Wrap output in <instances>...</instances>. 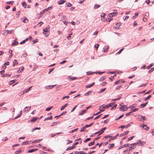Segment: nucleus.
<instances>
[{
	"label": "nucleus",
	"mask_w": 154,
	"mask_h": 154,
	"mask_svg": "<svg viewBox=\"0 0 154 154\" xmlns=\"http://www.w3.org/2000/svg\"><path fill=\"white\" fill-rule=\"evenodd\" d=\"M94 84V82H93L91 84H88L85 86V88H90L92 87Z\"/></svg>",
	"instance_id": "ddd939ff"
},
{
	"label": "nucleus",
	"mask_w": 154,
	"mask_h": 154,
	"mask_svg": "<svg viewBox=\"0 0 154 154\" xmlns=\"http://www.w3.org/2000/svg\"><path fill=\"white\" fill-rule=\"evenodd\" d=\"M124 116V114H123L122 115L120 116L119 117H118L116 119H115V120H118L120 119L121 118H122V117H123Z\"/></svg>",
	"instance_id": "09e8293b"
},
{
	"label": "nucleus",
	"mask_w": 154,
	"mask_h": 154,
	"mask_svg": "<svg viewBox=\"0 0 154 154\" xmlns=\"http://www.w3.org/2000/svg\"><path fill=\"white\" fill-rule=\"evenodd\" d=\"M79 129L78 128H76L74 130H72L70 131L69 132V133H71L74 132L75 131H77Z\"/></svg>",
	"instance_id": "a18cd8bd"
},
{
	"label": "nucleus",
	"mask_w": 154,
	"mask_h": 154,
	"mask_svg": "<svg viewBox=\"0 0 154 154\" xmlns=\"http://www.w3.org/2000/svg\"><path fill=\"white\" fill-rule=\"evenodd\" d=\"M48 28H45L43 30V33L45 35L46 37L48 36L49 34V31Z\"/></svg>",
	"instance_id": "f03ea898"
},
{
	"label": "nucleus",
	"mask_w": 154,
	"mask_h": 154,
	"mask_svg": "<svg viewBox=\"0 0 154 154\" xmlns=\"http://www.w3.org/2000/svg\"><path fill=\"white\" fill-rule=\"evenodd\" d=\"M77 106L78 105H77L76 106H75V107H74L72 108V110H71V112H73L75 109H76V108L77 107Z\"/></svg>",
	"instance_id": "338daca9"
},
{
	"label": "nucleus",
	"mask_w": 154,
	"mask_h": 154,
	"mask_svg": "<svg viewBox=\"0 0 154 154\" xmlns=\"http://www.w3.org/2000/svg\"><path fill=\"white\" fill-rule=\"evenodd\" d=\"M92 92V91H89L88 92L85 93V96H88V95L90 94V93Z\"/></svg>",
	"instance_id": "79ce46f5"
},
{
	"label": "nucleus",
	"mask_w": 154,
	"mask_h": 154,
	"mask_svg": "<svg viewBox=\"0 0 154 154\" xmlns=\"http://www.w3.org/2000/svg\"><path fill=\"white\" fill-rule=\"evenodd\" d=\"M95 73V72H90L89 71H88L86 72V73L87 75H89L93 74L94 73Z\"/></svg>",
	"instance_id": "5701e85b"
},
{
	"label": "nucleus",
	"mask_w": 154,
	"mask_h": 154,
	"mask_svg": "<svg viewBox=\"0 0 154 154\" xmlns=\"http://www.w3.org/2000/svg\"><path fill=\"white\" fill-rule=\"evenodd\" d=\"M45 10H44L43 11H41L40 13V14H38V15H40L39 16V17H38V18L41 17H42V14H44V13H45Z\"/></svg>",
	"instance_id": "dca6fc26"
},
{
	"label": "nucleus",
	"mask_w": 154,
	"mask_h": 154,
	"mask_svg": "<svg viewBox=\"0 0 154 154\" xmlns=\"http://www.w3.org/2000/svg\"><path fill=\"white\" fill-rule=\"evenodd\" d=\"M119 134H117L116 136H114V137H112L111 136V138L109 139L108 141L109 142H110L111 140H114L115 139H116L118 136Z\"/></svg>",
	"instance_id": "9d476101"
},
{
	"label": "nucleus",
	"mask_w": 154,
	"mask_h": 154,
	"mask_svg": "<svg viewBox=\"0 0 154 154\" xmlns=\"http://www.w3.org/2000/svg\"><path fill=\"white\" fill-rule=\"evenodd\" d=\"M22 144L23 145H26L29 144V141H26L25 142H23Z\"/></svg>",
	"instance_id": "2f4dec72"
},
{
	"label": "nucleus",
	"mask_w": 154,
	"mask_h": 154,
	"mask_svg": "<svg viewBox=\"0 0 154 154\" xmlns=\"http://www.w3.org/2000/svg\"><path fill=\"white\" fill-rule=\"evenodd\" d=\"M28 38H26V39H25V40H23L21 42H20V44H24V43H25L26 41H27L28 39Z\"/></svg>",
	"instance_id": "b1692460"
},
{
	"label": "nucleus",
	"mask_w": 154,
	"mask_h": 154,
	"mask_svg": "<svg viewBox=\"0 0 154 154\" xmlns=\"http://www.w3.org/2000/svg\"><path fill=\"white\" fill-rule=\"evenodd\" d=\"M140 141L141 140H138V141L137 142L133 143L132 144H131V145L132 146L133 145V146L135 147L137 145L139 144V143L140 142Z\"/></svg>",
	"instance_id": "1a4fd4ad"
},
{
	"label": "nucleus",
	"mask_w": 154,
	"mask_h": 154,
	"mask_svg": "<svg viewBox=\"0 0 154 154\" xmlns=\"http://www.w3.org/2000/svg\"><path fill=\"white\" fill-rule=\"evenodd\" d=\"M95 72V73H96V74H97V73H98V74H100V75L104 72Z\"/></svg>",
	"instance_id": "603ef678"
},
{
	"label": "nucleus",
	"mask_w": 154,
	"mask_h": 154,
	"mask_svg": "<svg viewBox=\"0 0 154 154\" xmlns=\"http://www.w3.org/2000/svg\"><path fill=\"white\" fill-rule=\"evenodd\" d=\"M81 151H75L74 152L75 154H80V153H81Z\"/></svg>",
	"instance_id": "774afa93"
},
{
	"label": "nucleus",
	"mask_w": 154,
	"mask_h": 154,
	"mask_svg": "<svg viewBox=\"0 0 154 154\" xmlns=\"http://www.w3.org/2000/svg\"><path fill=\"white\" fill-rule=\"evenodd\" d=\"M24 92H25L24 91H22L19 93L18 95H20V96L21 95L24 94Z\"/></svg>",
	"instance_id": "4d7b16f0"
},
{
	"label": "nucleus",
	"mask_w": 154,
	"mask_h": 154,
	"mask_svg": "<svg viewBox=\"0 0 154 154\" xmlns=\"http://www.w3.org/2000/svg\"><path fill=\"white\" fill-rule=\"evenodd\" d=\"M18 63L17 60L15 59L13 62V66H14L15 65H17Z\"/></svg>",
	"instance_id": "6ab92c4d"
},
{
	"label": "nucleus",
	"mask_w": 154,
	"mask_h": 154,
	"mask_svg": "<svg viewBox=\"0 0 154 154\" xmlns=\"http://www.w3.org/2000/svg\"><path fill=\"white\" fill-rule=\"evenodd\" d=\"M108 48H109V47L108 46H106L104 47L103 48V52H105L106 51H107L108 50Z\"/></svg>",
	"instance_id": "6e6552de"
},
{
	"label": "nucleus",
	"mask_w": 154,
	"mask_h": 154,
	"mask_svg": "<svg viewBox=\"0 0 154 154\" xmlns=\"http://www.w3.org/2000/svg\"><path fill=\"white\" fill-rule=\"evenodd\" d=\"M23 20L22 21V22L24 23H27L28 22V19L25 17H24L23 18Z\"/></svg>",
	"instance_id": "2eb2a0df"
},
{
	"label": "nucleus",
	"mask_w": 154,
	"mask_h": 154,
	"mask_svg": "<svg viewBox=\"0 0 154 154\" xmlns=\"http://www.w3.org/2000/svg\"><path fill=\"white\" fill-rule=\"evenodd\" d=\"M14 3V2L13 1H10L7 2V4H11L12 5H13V3Z\"/></svg>",
	"instance_id": "13d9d810"
},
{
	"label": "nucleus",
	"mask_w": 154,
	"mask_h": 154,
	"mask_svg": "<svg viewBox=\"0 0 154 154\" xmlns=\"http://www.w3.org/2000/svg\"><path fill=\"white\" fill-rule=\"evenodd\" d=\"M124 49V48H123L120 49L117 53V54H120L121 52Z\"/></svg>",
	"instance_id": "680f3d73"
},
{
	"label": "nucleus",
	"mask_w": 154,
	"mask_h": 154,
	"mask_svg": "<svg viewBox=\"0 0 154 154\" xmlns=\"http://www.w3.org/2000/svg\"><path fill=\"white\" fill-rule=\"evenodd\" d=\"M106 127H105L103 128H102L100 130V132H101L102 133H103L104 132V131L106 129Z\"/></svg>",
	"instance_id": "3c124183"
},
{
	"label": "nucleus",
	"mask_w": 154,
	"mask_h": 154,
	"mask_svg": "<svg viewBox=\"0 0 154 154\" xmlns=\"http://www.w3.org/2000/svg\"><path fill=\"white\" fill-rule=\"evenodd\" d=\"M151 97L152 95H149V96H148L147 97H146L145 99L144 100L145 101L147 100H148L149 99L150 97Z\"/></svg>",
	"instance_id": "a19ab883"
},
{
	"label": "nucleus",
	"mask_w": 154,
	"mask_h": 154,
	"mask_svg": "<svg viewBox=\"0 0 154 154\" xmlns=\"http://www.w3.org/2000/svg\"><path fill=\"white\" fill-rule=\"evenodd\" d=\"M121 99V97H119L118 98H115V99H112V101H117L118 100H119Z\"/></svg>",
	"instance_id": "37998d69"
},
{
	"label": "nucleus",
	"mask_w": 154,
	"mask_h": 154,
	"mask_svg": "<svg viewBox=\"0 0 154 154\" xmlns=\"http://www.w3.org/2000/svg\"><path fill=\"white\" fill-rule=\"evenodd\" d=\"M21 152L22 150L21 149H19L15 152V154H18L20 152Z\"/></svg>",
	"instance_id": "7c9ffc66"
},
{
	"label": "nucleus",
	"mask_w": 154,
	"mask_h": 154,
	"mask_svg": "<svg viewBox=\"0 0 154 154\" xmlns=\"http://www.w3.org/2000/svg\"><path fill=\"white\" fill-rule=\"evenodd\" d=\"M145 143L144 141H142V142L140 141L139 143V144H140L141 146H142Z\"/></svg>",
	"instance_id": "6e6d98bb"
},
{
	"label": "nucleus",
	"mask_w": 154,
	"mask_h": 154,
	"mask_svg": "<svg viewBox=\"0 0 154 154\" xmlns=\"http://www.w3.org/2000/svg\"><path fill=\"white\" fill-rule=\"evenodd\" d=\"M28 108H29V109L28 110H27V111H28L31 108V106H29L25 107L23 110L24 112H26V109H27Z\"/></svg>",
	"instance_id": "c85d7f7f"
},
{
	"label": "nucleus",
	"mask_w": 154,
	"mask_h": 154,
	"mask_svg": "<svg viewBox=\"0 0 154 154\" xmlns=\"http://www.w3.org/2000/svg\"><path fill=\"white\" fill-rule=\"evenodd\" d=\"M40 128L39 127V128H38V127H35V128H33L32 130V132H33L34 131H35V130H40Z\"/></svg>",
	"instance_id": "c9c22d12"
},
{
	"label": "nucleus",
	"mask_w": 154,
	"mask_h": 154,
	"mask_svg": "<svg viewBox=\"0 0 154 154\" xmlns=\"http://www.w3.org/2000/svg\"><path fill=\"white\" fill-rule=\"evenodd\" d=\"M104 80V77H102L100 78L99 79V81H103Z\"/></svg>",
	"instance_id": "864d4df0"
},
{
	"label": "nucleus",
	"mask_w": 154,
	"mask_h": 154,
	"mask_svg": "<svg viewBox=\"0 0 154 154\" xmlns=\"http://www.w3.org/2000/svg\"><path fill=\"white\" fill-rule=\"evenodd\" d=\"M65 0H60L57 2V4L58 5H62L65 2Z\"/></svg>",
	"instance_id": "4468645a"
},
{
	"label": "nucleus",
	"mask_w": 154,
	"mask_h": 154,
	"mask_svg": "<svg viewBox=\"0 0 154 154\" xmlns=\"http://www.w3.org/2000/svg\"><path fill=\"white\" fill-rule=\"evenodd\" d=\"M133 124V122H131L130 123L127 124L126 125V128H127L128 127L130 126L131 125V124Z\"/></svg>",
	"instance_id": "c03bdc74"
},
{
	"label": "nucleus",
	"mask_w": 154,
	"mask_h": 154,
	"mask_svg": "<svg viewBox=\"0 0 154 154\" xmlns=\"http://www.w3.org/2000/svg\"><path fill=\"white\" fill-rule=\"evenodd\" d=\"M109 145H110L108 147L109 149L112 148L115 146L114 143L110 144Z\"/></svg>",
	"instance_id": "bb28decb"
},
{
	"label": "nucleus",
	"mask_w": 154,
	"mask_h": 154,
	"mask_svg": "<svg viewBox=\"0 0 154 154\" xmlns=\"http://www.w3.org/2000/svg\"><path fill=\"white\" fill-rule=\"evenodd\" d=\"M91 140V138H87L86 140H84V143H85V142H87V141H88L90 140Z\"/></svg>",
	"instance_id": "bf43d9fd"
},
{
	"label": "nucleus",
	"mask_w": 154,
	"mask_h": 154,
	"mask_svg": "<svg viewBox=\"0 0 154 154\" xmlns=\"http://www.w3.org/2000/svg\"><path fill=\"white\" fill-rule=\"evenodd\" d=\"M66 4L68 7H70L72 6V5L69 2H67L66 3Z\"/></svg>",
	"instance_id": "58836bf2"
},
{
	"label": "nucleus",
	"mask_w": 154,
	"mask_h": 154,
	"mask_svg": "<svg viewBox=\"0 0 154 154\" xmlns=\"http://www.w3.org/2000/svg\"><path fill=\"white\" fill-rule=\"evenodd\" d=\"M18 44V42H16L15 41H14V42L12 43V45L15 46V45H17V44Z\"/></svg>",
	"instance_id": "c756f323"
},
{
	"label": "nucleus",
	"mask_w": 154,
	"mask_h": 154,
	"mask_svg": "<svg viewBox=\"0 0 154 154\" xmlns=\"http://www.w3.org/2000/svg\"><path fill=\"white\" fill-rule=\"evenodd\" d=\"M103 133H102L101 132H100V130L99 131H97V132L94 133V135H95L96 134H99V135H100L102 134Z\"/></svg>",
	"instance_id": "a878e982"
},
{
	"label": "nucleus",
	"mask_w": 154,
	"mask_h": 154,
	"mask_svg": "<svg viewBox=\"0 0 154 154\" xmlns=\"http://www.w3.org/2000/svg\"><path fill=\"white\" fill-rule=\"evenodd\" d=\"M95 143V141H93V142H91L90 143H89L88 146H91L93 145Z\"/></svg>",
	"instance_id": "473e14b6"
},
{
	"label": "nucleus",
	"mask_w": 154,
	"mask_h": 154,
	"mask_svg": "<svg viewBox=\"0 0 154 154\" xmlns=\"http://www.w3.org/2000/svg\"><path fill=\"white\" fill-rule=\"evenodd\" d=\"M24 68V67H22V68H21V69H19L17 71V72L18 73L19 72V71H20V72Z\"/></svg>",
	"instance_id": "0e129e2a"
},
{
	"label": "nucleus",
	"mask_w": 154,
	"mask_h": 154,
	"mask_svg": "<svg viewBox=\"0 0 154 154\" xmlns=\"http://www.w3.org/2000/svg\"><path fill=\"white\" fill-rule=\"evenodd\" d=\"M154 65V63H152L150 64L149 65L147 66L146 68L147 69H149L152 66Z\"/></svg>",
	"instance_id": "72a5a7b5"
},
{
	"label": "nucleus",
	"mask_w": 154,
	"mask_h": 154,
	"mask_svg": "<svg viewBox=\"0 0 154 154\" xmlns=\"http://www.w3.org/2000/svg\"><path fill=\"white\" fill-rule=\"evenodd\" d=\"M22 5L24 8H26V4L25 2H23V3L22 4Z\"/></svg>",
	"instance_id": "e433bc0d"
},
{
	"label": "nucleus",
	"mask_w": 154,
	"mask_h": 154,
	"mask_svg": "<svg viewBox=\"0 0 154 154\" xmlns=\"http://www.w3.org/2000/svg\"><path fill=\"white\" fill-rule=\"evenodd\" d=\"M16 81V80H13L9 82V85H11L12 84H13Z\"/></svg>",
	"instance_id": "f704fd0d"
},
{
	"label": "nucleus",
	"mask_w": 154,
	"mask_h": 154,
	"mask_svg": "<svg viewBox=\"0 0 154 154\" xmlns=\"http://www.w3.org/2000/svg\"><path fill=\"white\" fill-rule=\"evenodd\" d=\"M128 108L126 106V105L122 106L121 107L119 108V109L122 111H127L128 109Z\"/></svg>",
	"instance_id": "20e7f679"
},
{
	"label": "nucleus",
	"mask_w": 154,
	"mask_h": 154,
	"mask_svg": "<svg viewBox=\"0 0 154 154\" xmlns=\"http://www.w3.org/2000/svg\"><path fill=\"white\" fill-rule=\"evenodd\" d=\"M128 143H127V144H125L124 145H123L121 146H120L119 147V148L118 149H122V148H123V147H127L128 146V147H129V146H128Z\"/></svg>",
	"instance_id": "9b49d317"
},
{
	"label": "nucleus",
	"mask_w": 154,
	"mask_h": 154,
	"mask_svg": "<svg viewBox=\"0 0 154 154\" xmlns=\"http://www.w3.org/2000/svg\"><path fill=\"white\" fill-rule=\"evenodd\" d=\"M114 12L110 13V14H109L108 17H112L114 16H115L116 15H117L118 14L117 11L116 10H114Z\"/></svg>",
	"instance_id": "7ed1b4c3"
},
{
	"label": "nucleus",
	"mask_w": 154,
	"mask_h": 154,
	"mask_svg": "<svg viewBox=\"0 0 154 154\" xmlns=\"http://www.w3.org/2000/svg\"><path fill=\"white\" fill-rule=\"evenodd\" d=\"M75 148V146H70L68 147L66 149V151H68L70 150H71L73 149V148Z\"/></svg>",
	"instance_id": "412c9836"
},
{
	"label": "nucleus",
	"mask_w": 154,
	"mask_h": 154,
	"mask_svg": "<svg viewBox=\"0 0 154 154\" xmlns=\"http://www.w3.org/2000/svg\"><path fill=\"white\" fill-rule=\"evenodd\" d=\"M53 106H50V107L47 108H46V111H49L51 109L53 108Z\"/></svg>",
	"instance_id": "ea45409f"
},
{
	"label": "nucleus",
	"mask_w": 154,
	"mask_h": 154,
	"mask_svg": "<svg viewBox=\"0 0 154 154\" xmlns=\"http://www.w3.org/2000/svg\"><path fill=\"white\" fill-rule=\"evenodd\" d=\"M27 53H24L22 55L21 57H24V58L25 57L27 56Z\"/></svg>",
	"instance_id": "5fc2aeb1"
},
{
	"label": "nucleus",
	"mask_w": 154,
	"mask_h": 154,
	"mask_svg": "<svg viewBox=\"0 0 154 154\" xmlns=\"http://www.w3.org/2000/svg\"><path fill=\"white\" fill-rule=\"evenodd\" d=\"M58 122H53L52 123V124L51 126H54L55 125H57L58 124Z\"/></svg>",
	"instance_id": "de8ad7c7"
},
{
	"label": "nucleus",
	"mask_w": 154,
	"mask_h": 154,
	"mask_svg": "<svg viewBox=\"0 0 154 154\" xmlns=\"http://www.w3.org/2000/svg\"><path fill=\"white\" fill-rule=\"evenodd\" d=\"M52 116H51L50 117H48L45 118V119L44 120V121H47V120H51V119H52Z\"/></svg>",
	"instance_id": "393cba45"
},
{
	"label": "nucleus",
	"mask_w": 154,
	"mask_h": 154,
	"mask_svg": "<svg viewBox=\"0 0 154 154\" xmlns=\"http://www.w3.org/2000/svg\"><path fill=\"white\" fill-rule=\"evenodd\" d=\"M56 85H48L46 86L45 87V89H50L52 88Z\"/></svg>",
	"instance_id": "39448f33"
},
{
	"label": "nucleus",
	"mask_w": 154,
	"mask_h": 154,
	"mask_svg": "<svg viewBox=\"0 0 154 154\" xmlns=\"http://www.w3.org/2000/svg\"><path fill=\"white\" fill-rule=\"evenodd\" d=\"M122 87V85H119V86H116V90H118L120 88H121V87Z\"/></svg>",
	"instance_id": "69168bd1"
},
{
	"label": "nucleus",
	"mask_w": 154,
	"mask_h": 154,
	"mask_svg": "<svg viewBox=\"0 0 154 154\" xmlns=\"http://www.w3.org/2000/svg\"><path fill=\"white\" fill-rule=\"evenodd\" d=\"M86 112V110L83 109L82 110L81 112L79 113V115H83L84 114L85 112Z\"/></svg>",
	"instance_id": "aec40b11"
},
{
	"label": "nucleus",
	"mask_w": 154,
	"mask_h": 154,
	"mask_svg": "<svg viewBox=\"0 0 154 154\" xmlns=\"http://www.w3.org/2000/svg\"><path fill=\"white\" fill-rule=\"evenodd\" d=\"M111 103L109 104L106 105L105 106H103V107L102 105L100 106L99 108V110L100 112H103L104 110V109L105 108H108L109 107L112 106L113 105V103Z\"/></svg>",
	"instance_id": "f257e3e1"
},
{
	"label": "nucleus",
	"mask_w": 154,
	"mask_h": 154,
	"mask_svg": "<svg viewBox=\"0 0 154 154\" xmlns=\"http://www.w3.org/2000/svg\"><path fill=\"white\" fill-rule=\"evenodd\" d=\"M38 40L35 39L32 42V44H35L37 43L38 42Z\"/></svg>",
	"instance_id": "e2e57ef3"
},
{
	"label": "nucleus",
	"mask_w": 154,
	"mask_h": 154,
	"mask_svg": "<svg viewBox=\"0 0 154 154\" xmlns=\"http://www.w3.org/2000/svg\"><path fill=\"white\" fill-rule=\"evenodd\" d=\"M100 5H99L98 4H96L94 5V9H96L98 8H99L100 7Z\"/></svg>",
	"instance_id": "a211bd4d"
},
{
	"label": "nucleus",
	"mask_w": 154,
	"mask_h": 154,
	"mask_svg": "<svg viewBox=\"0 0 154 154\" xmlns=\"http://www.w3.org/2000/svg\"><path fill=\"white\" fill-rule=\"evenodd\" d=\"M140 126H142L143 129L145 130L146 131H147L149 128V127H148L146 125L144 124H142L141 126L140 125Z\"/></svg>",
	"instance_id": "423d86ee"
},
{
	"label": "nucleus",
	"mask_w": 154,
	"mask_h": 154,
	"mask_svg": "<svg viewBox=\"0 0 154 154\" xmlns=\"http://www.w3.org/2000/svg\"><path fill=\"white\" fill-rule=\"evenodd\" d=\"M147 83L146 84H141L140 86L138 87V88H140L141 87H145L146 86Z\"/></svg>",
	"instance_id": "49530a36"
},
{
	"label": "nucleus",
	"mask_w": 154,
	"mask_h": 154,
	"mask_svg": "<svg viewBox=\"0 0 154 154\" xmlns=\"http://www.w3.org/2000/svg\"><path fill=\"white\" fill-rule=\"evenodd\" d=\"M154 70V67L151 68L148 72V73H151Z\"/></svg>",
	"instance_id": "8fccbe9b"
},
{
	"label": "nucleus",
	"mask_w": 154,
	"mask_h": 154,
	"mask_svg": "<svg viewBox=\"0 0 154 154\" xmlns=\"http://www.w3.org/2000/svg\"><path fill=\"white\" fill-rule=\"evenodd\" d=\"M138 15V13H135L134 16L132 18L134 19H135Z\"/></svg>",
	"instance_id": "4c0bfd02"
},
{
	"label": "nucleus",
	"mask_w": 154,
	"mask_h": 154,
	"mask_svg": "<svg viewBox=\"0 0 154 154\" xmlns=\"http://www.w3.org/2000/svg\"><path fill=\"white\" fill-rule=\"evenodd\" d=\"M39 119L38 117H35L32 118L30 120L31 122H34L37 120L38 119Z\"/></svg>",
	"instance_id": "4be33fe9"
},
{
	"label": "nucleus",
	"mask_w": 154,
	"mask_h": 154,
	"mask_svg": "<svg viewBox=\"0 0 154 154\" xmlns=\"http://www.w3.org/2000/svg\"><path fill=\"white\" fill-rule=\"evenodd\" d=\"M141 118L143 119L144 120H145L146 119V118L145 116H143L142 115L140 116Z\"/></svg>",
	"instance_id": "052dcab7"
},
{
	"label": "nucleus",
	"mask_w": 154,
	"mask_h": 154,
	"mask_svg": "<svg viewBox=\"0 0 154 154\" xmlns=\"http://www.w3.org/2000/svg\"><path fill=\"white\" fill-rule=\"evenodd\" d=\"M38 150V149H30L28 151V153H32Z\"/></svg>",
	"instance_id": "f8f14e48"
},
{
	"label": "nucleus",
	"mask_w": 154,
	"mask_h": 154,
	"mask_svg": "<svg viewBox=\"0 0 154 154\" xmlns=\"http://www.w3.org/2000/svg\"><path fill=\"white\" fill-rule=\"evenodd\" d=\"M125 81L123 79H121L119 80L114 82L115 84H119L120 83H124Z\"/></svg>",
	"instance_id": "0eeeda50"
},
{
	"label": "nucleus",
	"mask_w": 154,
	"mask_h": 154,
	"mask_svg": "<svg viewBox=\"0 0 154 154\" xmlns=\"http://www.w3.org/2000/svg\"><path fill=\"white\" fill-rule=\"evenodd\" d=\"M68 105V103H66L65 105L63 106L60 108V110H63L64 109H65L66 107Z\"/></svg>",
	"instance_id": "cd10ccee"
},
{
	"label": "nucleus",
	"mask_w": 154,
	"mask_h": 154,
	"mask_svg": "<svg viewBox=\"0 0 154 154\" xmlns=\"http://www.w3.org/2000/svg\"><path fill=\"white\" fill-rule=\"evenodd\" d=\"M42 139H39L37 140H34L33 142L32 141V143H39L40 141H41Z\"/></svg>",
	"instance_id": "f3484780"
}]
</instances>
